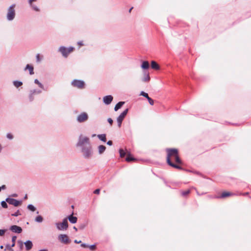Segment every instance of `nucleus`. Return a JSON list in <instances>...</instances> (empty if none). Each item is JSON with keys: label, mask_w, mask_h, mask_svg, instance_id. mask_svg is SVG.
Segmentation results:
<instances>
[{"label": "nucleus", "mask_w": 251, "mask_h": 251, "mask_svg": "<svg viewBox=\"0 0 251 251\" xmlns=\"http://www.w3.org/2000/svg\"><path fill=\"white\" fill-rule=\"evenodd\" d=\"M76 147L79 149L83 158L89 159L92 157L94 152L89 138L81 134L78 137Z\"/></svg>", "instance_id": "nucleus-1"}, {"label": "nucleus", "mask_w": 251, "mask_h": 251, "mask_svg": "<svg viewBox=\"0 0 251 251\" xmlns=\"http://www.w3.org/2000/svg\"><path fill=\"white\" fill-rule=\"evenodd\" d=\"M167 152V162L168 163L169 160L171 161V159H174L175 161L178 163L181 164V161L178 156V151L176 149H167L166 150Z\"/></svg>", "instance_id": "nucleus-2"}, {"label": "nucleus", "mask_w": 251, "mask_h": 251, "mask_svg": "<svg viewBox=\"0 0 251 251\" xmlns=\"http://www.w3.org/2000/svg\"><path fill=\"white\" fill-rule=\"evenodd\" d=\"M15 4H13L9 7L6 16L7 20L12 21L14 19L15 16Z\"/></svg>", "instance_id": "nucleus-3"}, {"label": "nucleus", "mask_w": 251, "mask_h": 251, "mask_svg": "<svg viewBox=\"0 0 251 251\" xmlns=\"http://www.w3.org/2000/svg\"><path fill=\"white\" fill-rule=\"evenodd\" d=\"M72 85L78 89H83L85 86V83L83 80L74 79L72 82Z\"/></svg>", "instance_id": "nucleus-4"}, {"label": "nucleus", "mask_w": 251, "mask_h": 251, "mask_svg": "<svg viewBox=\"0 0 251 251\" xmlns=\"http://www.w3.org/2000/svg\"><path fill=\"white\" fill-rule=\"evenodd\" d=\"M128 111V109L126 108L125 109L117 118V121L118 123V126L119 127L121 126V125L123 120L126 115Z\"/></svg>", "instance_id": "nucleus-5"}, {"label": "nucleus", "mask_w": 251, "mask_h": 251, "mask_svg": "<svg viewBox=\"0 0 251 251\" xmlns=\"http://www.w3.org/2000/svg\"><path fill=\"white\" fill-rule=\"evenodd\" d=\"M88 119V115L86 112H82L79 114L76 118V120L78 123H83L86 121Z\"/></svg>", "instance_id": "nucleus-6"}, {"label": "nucleus", "mask_w": 251, "mask_h": 251, "mask_svg": "<svg viewBox=\"0 0 251 251\" xmlns=\"http://www.w3.org/2000/svg\"><path fill=\"white\" fill-rule=\"evenodd\" d=\"M6 201L9 204L13 205L15 206H18L21 205L22 203V201H18L16 199L10 198H7L6 199Z\"/></svg>", "instance_id": "nucleus-7"}, {"label": "nucleus", "mask_w": 251, "mask_h": 251, "mask_svg": "<svg viewBox=\"0 0 251 251\" xmlns=\"http://www.w3.org/2000/svg\"><path fill=\"white\" fill-rule=\"evenodd\" d=\"M9 229L13 232L17 233H20L22 231V228L20 226H19L16 225L11 226L10 227Z\"/></svg>", "instance_id": "nucleus-8"}, {"label": "nucleus", "mask_w": 251, "mask_h": 251, "mask_svg": "<svg viewBox=\"0 0 251 251\" xmlns=\"http://www.w3.org/2000/svg\"><path fill=\"white\" fill-rule=\"evenodd\" d=\"M113 99V97L111 95H107L103 98V101L105 104L108 105L111 103Z\"/></svg>", "instance_id": "nucleus-9"}, {"label": "nucleus", "mask_w": 251, "mask_h": 251, "mask_svg": "<svg viewBox=\"0 0 251 251\" xmlns=\"http://www.w3.org/2000/svg\"><path fill=\"white\" fill-rule=\"evenodd\" d=\"M74 50V48L73 47H70L69 48H66L64 47V57H67L68 54L72 52Z\"/></svg>", "instance_id": "nucleus-10"}, {"label": "nucleus", "mask_w": 251, "mask_h": 251, "mask_svg": "<svg viewBox=\"0 0 251 251\" xmlns=\"http://www.w3.org/2000/svg\"><path fill=\"white\" fill-rule=\"evenodd\" d=\"M143 74H144V77L142 78V81L144 82H149L150 80V76L149 75V73L148 72L145 71L144 72Z\"/></svg>", "instance_id": "nucleus-11"}, {"label": "nucleus", "mask_w": 251, "mask_h": 251, "mask_svg": "<svg viewBox=\"0 0 251 251\" xmlns=\"http://www.w3.org/2000/svg\"><path fill=\"white\" fill-rule=\"evenodd\" d=\"M24 244L25 245V248L27 251H29L32 249L33 244L31 241L27 240L25 242Z\"/></svg>", "instance_id": "nucleus-12"}, {"label": "nucleus", "mask_w": 251, "mask_h": 251, "mask_svg": "<svg viewBox=\"0 0 251 251\" xmlns=\"http://www.w3.org/2000/svg\"><path fill=\"white\" fill-rule=\"evenodd\" d=\"M68 219L70 223L75 224L77 222V218L73 216V213L68 216Z\"/></svg>", "instance_id": "nucleus-13"}, {"label": "nucleus", "mask_w": 251, "mask_h": 251, "mask_svg": "<svg viewBox=\"0 0 251 251\" xmlns=\"http://www.w3.org/2000/svg\"><path fill=\"white\" fill-rule=\"evenodd\" d=\"M233 195H234L233 193H230V192H224L223 193H222V194L221 196H220V197H215L214 198H226V197L232 196Z\"/></svg>", "instance_id": "nucleus-14"}, {"label": "nucleus", "mask_w": 251, "mask_h": 251, "mask_svg": "<svg viewBox=\"0 0 251 251\" xmlns=\"http://www.w3.org/2000/svg\"><path fill=\"white\" fill-rule=\"evenodd\" d=\"M28 70L29 72V74L32 75L33 74H34V71H33V67L29 64H27L26 65V67L25 69V70Z\"/></svg>", "instance_id": "nucleus-15"}, {"label": "nucleus", "mask_w": 251, "mask_h": 251, "mask_svg": "<svg viewBox=\"0 0 251 251\" xmlns=\"http://www.w3.org/2000/svg\"><path fill=\"white\" fill-rule=\"evenodd\" d=\"M149 63L147 61H143L141 64V67L144 70H146L149 69Z\"/></svg>", "instance_id": "nucleus-16"}, {"label": "nucleus", "mask_w": 251, "mask_h": 251, "mask_svg": "<svg viewBox=\"0 0 251 251\" xmlns=\"http://www.w3.org/2000/svg\"><path fill=\"white\" fill-rule=\"evenodd\" d=\"M151 67L152 69L156 70H158L160 68L158 64L154 61H152L151 62Z\"/></svg>", "instance_id": "nucleus-17"}, {"label": "nucleus", "mask_w": 251, "mask_h": 251, "mask_svg": "<svg viewBox=\"0 0 251 251\" xmlns=\"http://www.w3.org/2000/svg\"><path fill=\"white\" fill-rule=\"evenodd\" d=\"M124 103H125L124 101H120V102H118L115 106L114 110L115 111H117V110H118L119 109H120L122 107V106L124 104Z\"/></svg>", "instance_id": "nucleus-18"}, {"label": "nucleus", "mask_w": 251, "mask_h": 251, "mask_svg": "<svg viewBox=\"0 0 251 251\" xmlns=\"http://www.w3.org/2000/svg\"><path fill=\"white\" fill-rule=\"evenodd\" d=\"M98 152L100 154L103 153L106 150V147L103 145H100L98 147Z\"/></svg>", "instance_id": "nucleus-19"}, {"label": "nucleus", "mask_w": 251, "mask_h": 251, "mask_svg": "<svg viewBox=\"0 0 251 251\" xmlns=\"http://www.w3.org/2000/svg\"><path fill=\"white\" fill-rule=\"evenodd\" d=\"M170 166H171V167H174L175 168H176V169H179V170H182V168L178 165H176V164H175L174 163H173L172 161H168V163Z\"/></svg>", "instance_id": "nucleus-20"}, {"label": "nucleus", "mask_w": 251, "mask_h": 251, "mask_svg": "<svg viewBox=\"0 0 251 251\" xmlns=\"http://www.w3.org/2000/svg\"><path fill=\"white\" fill-rule=\"evenodd\" d=\"M98 138L102 142H105L106 141V134H101L98 135Z\"/></svg>", "instance_id": "nucleus-21"}, {"label": "nucleus", "mask_w": 251, "mask_h": 251, "mask_svg": "<svg viewBox=\"0 0 251 251\" xmlns=\"http://www.w3.org/2000/svg\"><path fill=\"white\" fill-rule=\"evenodd\" d=\"M13 85L16 88H18L19 87L22 86L23 85V82L18 80H14L13 82Z\"/></svg>", "instance_id": "nucleus-22"}, {"label": "nucleus", "mask_w": 251, "mask_h": 251, "mask_svg": "<svg viewBox=\"0 0 251 251\" xmlns=\"http://www.w3.org/2000/svg\"><path fill=\"white\" fill-rule=\"evenodd\" d=\"M34 83L38 84V86L40 88H41L42 89H44V87L43 85L41 82H40L37 79H35L34 80Z\"/></svg>", "instance_id": "nucleus-23"}, {"label": "nucleus", "mask_w": 251, "mask_h": 251, "mask_svg": "<svg viewBox=\"0 0 251 251\" xmlns=\"http://www.w3.org/2000/svg\"><path fill=\"white\" fill-rule=\"evenodd\" d=\"M35 221L38 223H42L43 221V218L41 216H38L35 218Z\"/></svg>", "instance_id": "nucleus-24"}, {"label": "nucleus", "mask_w": 251, "mask_h": 251, "mask_svg": "<svg viewBox=\"0 0 251 251\" xmlns=\"http://www.w3.org/2000/svg\"><path fill=\"white\" fill-rule=\"evenodd\" d=\"M135 160V158L132 156H131L130 155V154H128L126 158V160L127 162H130L131 161H133V160Z\"/></svg>", "instance_id": "nucleus-25"}, {"label": "nucleus", "mask_w": 251, "mask_h": 251, "mask_svg": "<svg viewBox=\"0 0 251 251\" xmlns=\"http://www.w3.org/2000/svg\"><path fill=\"white\" fill-rule=\"evenodd\" d=\"M56 227L59 230L63 229V222L56 223Z\"/></svg>", "instance_id": "nucleus-26"}, {"label": "nucleus", "mask_w": 251, "mask_h": 251, "mask_svg": "<svg viewBox=\"0 0 251 251\" xmlns=\"http://www.w3.org/2000/svg\"><path fill=\"white\" fill-rule=\"evenodd\" d=\"M119 153H120V156L121 157H124L126 154V152L122 149H120L119 150Z\"/></svg>", "instance_id": "nucleus-27"}, {"label": "nucleus", "mask_w": 251, "mask_h": 251, "mask_svg": "<svg viewBox=\"0 0 251 251\" xmlns=\"http://www.w3.org/2000/svg\"><path fill=\"white\" fill-rule=\"evenodd\" d=\"M27 208L31 210V211H34L36 210V208L32 204H30L27 205Z\"/></svg>", "instance_id": "nucleus-28"}, {"label": "nucleus", "mask_w": 251, "mask_h": 251, "mask_svg": "<svg viewBox=\"0 0 251 251\" xmlns=\"http://www.w3.org/2000/svg\"><path fill=\"white\" fill-rule=\"evenodd\" d=\"M70 240L69 239L68 237L65 235L64 234V244H67L70 243Z\"/></svg>", "instance_id": "nucleus-29"}, {"label": "nucleus", "mask_w": 251, "mask_h": 251, "mask_svg": "<svg viewBox=\"0 0 251 251\" xmlns=\"http://www.w3.org/2000/svg\"><path fill=\"white\" fill-rule=\"evenodd\" d=\"M7 201H3L1 202V206L4 208H7L8 206L7 204Z\"/></svg>", "instance_id": "nucleus-30"}, {"label": "nucleus", "mask_w": 251, "mask_h": 251, "mask_svg": "<svg viewBox=\"0 0 251 251\" xmlns=\"http://www.w3.org/2000/svg\"><path fill=\"white\" fill-rule=\"evenodd\" d=\"M68 227V223L67 219H64V229H66Z\"/></svg>", "instance_id": "nucleus-31"}, {"label": "nucleus", "mask_w": 251, "mask_h": 251, "mask_svg": "<svg viewBox=\"0 0 251 251\" xmlns=\"http://www.w3.org/2000/svg\"><path fill=\"white\" fill-rule=\"evenodd\" d=\"M21 215V213H20V210H18L16 212H15L14 213H13V214H11V216H14V217H17L18 216H20Z\"/></svg>", "instance_id": "nucleus-32"}, {"label": "nucleus", "mask_w": 251, "mask_h": 251, "mask_svg": "<svg viewBox=\"0 0 251 251\" xmlns=\"http://www.w3.org/2000/svg\"><path fill=\"white\" fill-rule=\"evenodd\" d=\"M140 95L145 97L147 99H148V98L149 97L148 94L144 91L141 92Z\"/></svg>", "instance_id": "nucleus-33"}, {"label": "nucleus", "mask_w": 251, "mask_h": 251, "mask_svg": "<svg viewBox=\"0 0 251 251\" xmlns=\"http://www.w3.org/2000/svg\"><path fill=\"white\" fill-rule=\"evenodd\" d=\"M34 94H33L30 91V94L29 95V101H32L34 100Z\"/></svg>", "instance_id": "nucleus-34"}, {"label": "nucleus", "mask_w": 251, "mask_h": 251, "mask_svg": "<svg viewBox=\"0 0 251 251\" xmlns=\"http://www.w3.org/2000/svg\"><path fill=\"white\" fill-rule=\"evenodd\" d=\"M30 92H31L33 94H38L42 92L41 90H37L36 89L30 90Z\"/></svg>", "instance_id": "nucleus-35"}, {"label": "nucleus", "mask_w": 251, "mask_h": 251, "mask_svg": "<svg viewBox=\"0 0 251 251\" xmlns=\"http://www.w3.org/2000/svg\"><path fill=\"white\" fill-rule=\"evenodd\" d=\"M190 190H186V191H183L181 193V194H182V195L183 196H186L187 195H188L190 193Z\"/></svg>", "instance_id": "nucleus-36"}, {"label": "nucleus", "mask_w": 251, "mask_h": 251, "mask_svg": "<svg viewBox=\"0 0 251 251\" xmlns=\"http://www.w3.org/2000/svg\"><path fill=\"white\" fill-rule=\"evenodd\" d=\"M149 102V103L151 105H153V104H154V101H153V100H152L150 97H149L148 99H147Z\"/></svg>", "instance_id": "nucleus-37"}, {"label": "nucleus", "mask_w": 251, "mask_h": 251, "mask_svg": "<svg viewBox=\"0 0 251 251\" xmlns=\"http://www.w3.org/2000/svg\"><path fill=\"white\" fill-rule=\"evenodd\" d=\"M30 6L32 7V8L35 11H39V9L38 8V7L37 6L33 5L32 4H31V5H30Z\"/></svg>", "instance_id": "nucleus-38"}, {"label": "nucleus", "mask_w": 251, "mask_h": 251, "mask_svg": "<svg viewBox=\"0 0 251 251\" xmlns=\"http://www.w3.org/2000/svg\"><path fill=\"white\" fill-rule=\"evenodd\" d=\"M6 137L10 140H11L13 138V135L10 133H8L6 134Z\"/></svg>", "instance_id": "nucleus-39"}, {"label": "nucleus", "mask_w": 251, "mask_h": 251, "mask_svg": "<svg viewBox=\"0 0 251 251\" xmlns=\"http://www.w3.org/2000/svg\"><path fill=\"white\" fill-rule=\"evenodd\" d=\"M88 248H89V249L92 250V251H94L96 249V245L95 244L94 245H91L90 246H89Z\"/></svg>", "instance_id": "nucleus-40"}, {"label": "nucleus", "mask_w": 251, "mask_h": 251, "mask_svg": "<svg viewBox=\"0 0 251 251\" xmlns=\"http://www.w3.org/2000/svg\"><path fill=\"white\" fill-rule=\"evenodd\" d=\"M36 61L37 62H40L42 60V58H40V56L39 54H37L36 56Z\"/></svg>", "instance_id": "nucleus-41"}, {"label": "nucleus", "mask_w": 251, "mask_h": 251, "mask_svg": "<svg viewBox=\"0 0 251 251\" xmlns=\"http://www.w3.org/2000/svg\"><path fill=\"white\" fill-rule=\"evenodd\" d=\"M58 240L62 243H63V234H61L58 236Z\"/></svg>", "instance_id": "nucleus-42"}, {"label": "nucleus", "mask_w": 251, "mask_h": 251, "mask_svg": "<svg viewBox=\"0 0 251 251\" xmlns=\"http://www.w3.org/2000/svg\"><path fill=\"white\" fill-rule=\"evenodd\" d=\"M6 231L5 229H0V236H3Z\"/></svg>", "instance_id": "nucleus-43"}, {"label": "nucleus", "mask_w": 251, "mask_h": 251, "mask_svg": "<svg viewBox=\"0 0 251 251\" xmlns=\"http://www.w3.org/2000/svg\"><path fill=\"white\" fill-rule=\"evenodd\" d=\"M6 248L9 250L10 251H13V250L12 249V248L11 247V246H9V245H6Z\"/></svg>", "instance_id": "nucleus-44"}, {"label": "nucleus", "mask_w": 251, "mask_h": 251, "mask_svg": "<svg viewBox=\"0 0 251 251\" xmlns=\"http://www.w3.org/2000/svg\"><path fill=\"white\" fill-rule=\"evenodd\" d=\"M107 121L110 124L111 126L112 125V124H113V120L111 118H108L107 119Z\"/></svg>", "instance_id": "nucleus-45"}, {"label": "nucleus", "mask_w": 251, "mask_h": 251, "mask_svg": "<svg viewBox=\"0 0 251 251\" xmlns=\"http://www.w3.org/2000/svg\"><path fill=\"white\" fill-rule=\"evenodd\" d=\"M81 247L83 248H88L89 245L85 243H82L81 244Z\"/></svg>", "instance_id": "nucleus-46"}, {"label": "nucleus", "mask_w": 251, "mask_h": 251, "mask_svg": "<svg viewBox=\"0 0 251 251\" xmlns=\"http://www.w3.org/2000/svg\"><path fill=\"white\" fill-rule=\"evenodd\" d=\"M16 239H17V237L16 236H13L12 237V243H15V241H16Z\"/></svg>", "instance_id": "nucleus-47"}, {"label": "nucleus", "mask_w": 251, "mask_h": 251, "mask_svg": "<svg viewBox=\"0 0 251 251\" xmlns=\"http://www.w3.org/2000/svg\"><path fill=\"white\" fill-rule=\"evenodd\" d=\"M100 190L99 189H97L94 191V193L96 194H99L100 193Z\"/></svg>", "instance_id": "nucleus-48"}, {"label": "nucleus", "mask_w": 251, "mask_h": 251, "mask_svg": "<svg viewBox=\"0 0 251 251\" xmlns=\"http://www.w3.org/2000/svg\"><path fill=\"white\" fill-rule=\"evenodd\" d=\"M59 51H60L62 54H63V46H60L58 50Z\"/></svg>", "instance_id": "nucleus-49"}, {"label": "nucleus", "mask_w": 251, "mask_h": 251, "mask_svg": "<svg viewBox=\"0 0 251 251\" xmlns=\"http://www.w3.org/2000/svg\"><path fill=\"white\" fill-rule=\"evenodd\" d=\"M107 144L109 146H111L113 144V142L112 141L109 140L107 142Z\"/></svg>", "instance_id": "nucleus-50"}, {"label": "nucleus", "mask_w": 251, "mask_h": 251, "mask_svg": "<svg viewBox=\"0 0 251 251\" xmlns=\"http://www.w3.org/2000/svg\"><path fill=\"white\" fill-rule=\"evenodd\" d=\"M6 186L4 185H2L1 187H0V191L1 190V189H5Z\"/></svg>", "instance_id": "nucleus-51"}, {"label": "nucleus", "mask_w": 251, "mask_h": 251, "mask_svg": "<svg viewBox=\"0 0 251 251\" xmlns=\"http://www.w3.org/2000/svg\"><path fill=\"white\" fill-rule=\"evenodd\" d=\"M77 44L79 46H82L83 45V42L82 41H79L77 42Z\"/></svg>", "instance_id": "nucleus-52"}, {"label": "nucleus", "mask_w": 251, "mask_h": 251, "mask_svg": "<svg viewBox=\"0 0 251 251\" xmlns=\"http://www.w3.org/2000/svg\"><path fill=\"white\" fill-rule=\"evenodd\" d=\"M74 242L75 243H76V244H79V243H80L81 242V241H77V240H75L74 241Z\"/></svg>", "instance_id": "nucleus-53"}, {"label": "nucleus", "mask_w": 251, "mask_h": 251, "mask_svg": "<svg viewBox=\"0 0 251 251\" xmlns=\"http://www.w3.org/2000/svg\"><path fill=\"white\" fill-rule=\"evenodd\" d=\"M36 1V0H29L28 2L30 5H31L32 1Z\"/></svg>", "instance_id": "nucleus-54"}, {"label": "nucleus", "mask_w": 251, "mask_h": 251, "mask_svg": "<svg viewBox=\"0 0 251 251\" xmlns=\"http://www.w3.org/2000/svg\"><path fill=\"white\" fill-rule=\"evenodd\" d=\"M249 194V192H246V193H243V196H247Z\"/></svg>", "instance_id": "nucleus-55"}, {"label": "nucleus", "mask_w": 251, "mask_h": 251, "mask_svg": "<svg viewBox=\"0 0 251 251\" xmlns=\"http://www.w3.org/2000/svg\"><path fill=\"white\" fill-rule=\"evenodd\" d=\"M39 251H48V250H46V249H43V250H40Z\"/></svg>", "instance_id": "nucleus-56"}, {"label": "nucleus", "mask_w": 251, "mask_h": 251, "mask_svg": "<svg viewBox=\"0 0 251 251\" xmlns=\"http://www.w3.org/2000/svg\"><path fill=\"white\" fill-rule=\"evenodd\" d=\"M15 243H12V245L11 246V248H12V247H13L15 246Z\"/></svg>", "instance_id": "nucleus-57"}, {"label": "nucleus", "mask_w": 251, "mask_h": 251, "mask_svg": "<svg viewBox=\"0 0 251 251\" xmlns=\"http://www.w3.org/2000/svg\"><path fill=\"white\" fill-rule=\"evenodd\" d=\"M18 243H20L21 246L23 245V243H22V242L21 241H19Z\"/></svg>", "instance_id": "nucleus-58"}, {"label": "nucleus", "mask_w": 251, "mask_h": 251, "mask_svg": "<svg viewBox=\"0 0 251 251\" xmlns=\"http://www.w3.org/2000/svg\"><path fill=\"white\" fill-rule=\"evenodd\" d=\"M74 229L75 231H77V228H76L75 226H74Z\"/></svg>", "instance_id": "nucleus-59"}, {"label": "nucleus", "mask_w": 251, "mask_h": 251, "mask_svg": "<svg viewBox=\"0 0 251 251\" xmlns=\"http://www.w3.org/2000/svg\"><path fill=\"white\" fill-rule=\"evenodd\" d=\"M13 197H17V194H13L12 195Z\"/></svg>", "instance_id": "nucleus-60"}, {"label": "nucleus", "mask_w": 251, "mask_h": 251, "mask_svg": "<svg viewBox=\"0 0 251 251\" xmlns=\"http://www.w3.org/2000/svg\"><path fill=\"white\" fill-rule=\"evenodd\" d=\"M0 248L1 249H2L3 248V246L2 245L0 246Z\"/></svg>", "instance_id": "nucleus-61"}, {"label": "nucleus", "mask_w": 251, "mask_h": 251, "mask_svg": "<svg viewBox=\"0 0 251 251\" xmlns=\"http://www.w3.org/2000/svg\"><path fill=\"white\" fill-rule=\"evenodd\" d=\"M27 195H26L25 197H24V199H27Z\"/></svg>", "instance_id": "nucleus-62"}, {"label": "nucleus", "mask_w": 251, "mask_h": 251, "mask_svg": "<svg viewBox=\"0 0 251 251\" xmlns=\"http://www.w3.org/2000/svg\"><path fill=\"white\" fill-rule=\"evenodd\" d=\"M197 193L198 195H200L201 194H199V193L198 192H197Z\"/></svg>", "instance_id": "nucleus-63"}, {"label": "nucleus", "mask_w": 251, "mask_h": 251, "mask_svg": "<svg viewBox=\"0 0 251 251\" xmlns=\"http://www.w3.org/2000/svg\"><path fill=\"white\" fill-rule=\"evenodd\" d=\"M95 135H96L95 134H93L92 136H93V137H94V136H95Z\"/></svg>", "instance_id": "nucleus-64"}]
</instances>
